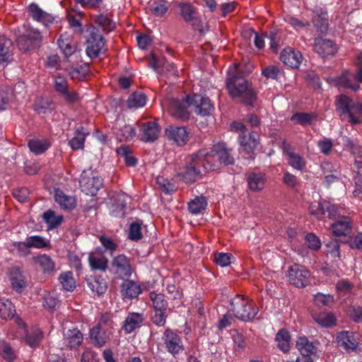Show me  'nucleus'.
<instances>
[{
  "label": "nucleus",
  "instance_id": "obj_1",
  "mask_svg": "<svg viewBox=\"0 0 362 362\" xmlns=\"http://www.w3.org/2000/svg\"><path fill=\"white\" fill-rule=\"evenodd\" d=\"M71 29L86 39V52L90 59L97 58L106 51L101 30L110 32L114 24H69Z\"/></svg>",
  "mask_w": 362,
  "mask_h": 362
},
{
  "label": "nucleus",
  "instance_id": "obj_2",
  "mask_svg": "<svg viewBox=\"0 0 362 362\" xmlns=\"http://www.w3.org/2000/svg\"><path fill=\"white\" fill-rule=\"evenodd\" d=\"M226 86L233 98H239L246 105H252L256 99V94L247 80L242 76L236 66L228 70Z\"/></svg>",
  "mask_w": 362,
  "mask_h": 362
},
{
  "label": "nucleus",
  "instance_id": "obj_3",
  "mask_svg": "<svg viewBox=\"0 0 362 362\" xmlns=\"http://www.w3.org/2000/svg\"><path fill=\"white\" fill-rule=\"evenodd\" d=\"M206 165L202 163L197 152L186 158L185 165L178 176L185 182L192 183L202 177L206 172Z\"/></svg>",
  "mask_w": 362,
  "mask_h": 362
},
{
  "label": "nucleus",
  "instance_id": "obj_4",
  "mask_svg": "<svg viewBox=\"0 0 362 362\" xmlns=\"http://www.w3.org/2000/svg\"><path fill=\"white\" fill-rule=\"evenodd\" d=\"M337 110L340 115L348 117L352 124L362 122V103L355 102L346 95H341L337 98Z\"/></svg>",
  "mask_w": 362,
  "mask_h": 362
},
{
  "label": "nucleus",
  "instance_id": "obj_5",
  "mask_svg": "<svg viewBox=\"0 0 362 362\" xmlns=\"http://www.w3.org/2000/svg\"><path fill=\"white\" fill-rule=\"evenodd\" d=\"M231 307L234 317L245 322L253 320L258 313V308L253 303L240 295L231 300Z\"/></svg>",
  "mask_w": 362,
  "mask_h": 362
},
{
  "label": "nucleus",
  "instance_id": "obj_6",
  "mask_svg": "<svg viewBox=\"0 0 362 362\" xmlns=\"http://www.w3.org/2000/svg\"><path fill=\"white\" fill-rule=\"evenodd\" d=\"M23 28L24 32L18 38V47L23 52H30L40 47L42 36L38 30L25 24H23Z\"/></svg>",
  "mask_w": 362,
  "mask_h": 362
},
{
  "label": "nucleus",
  "instance_id": "obj_7",
  "mask_svg": "<svg viewBox=\"0 0 362 362\" xmlns=\"http://www.w3.org/2000/svg\"><path fill=\"white\" fill-rule=\"evenodd\" d=\"M162 340L165 350L173 356L181 354L185 349L181 336L170 328L165 329Z\"/></svg>",
  "mask_w": 362,
  "mask_h": 362
},
{
  "label": "nucleus",
  "instance_id": "obj_8",
  "mask_svg": "<svg viewBox=\"0 0 362 362\" xmlns=\"http://www.w3.org/2000/svg\"><path fill=\"white\" fill-rule=\"evenodd\" d=\"M79 182L83 192L95 196L103 185V179L91 171H83Z\"/></svg>",
  "mask_w": 362,
  "mask_h": 362
},
{
  "label": "nucleus",
  "instance_id": "obj_9",
  "mask_svg": "<svg viewBox=\"0 0 362 362\" xmlns=\"http://www.w3.org/2000/svg\"><path fill=\"white\" fill-rule=\"evenodd\" d=\"M310 277V273L304 266L294 264L288 269V281L298 288L305 287L309 284Z\"/></svg>",
  "mask_w": 362,
  "mask_h": 362
},
{
  "label": "nucleus",
  "instance_id": "obj_10",
  "mask_svg": "<svg viewBox=\"0 0 362 362\" xmlns=\"http://www.w3.org/2000/svg\"><path fill=\"white\" fill-rule=\"evenodd\" d=\"M189 109L197 115L206 117L213 113L214 107L209 98L196 94L191 97Z\"/></svg>",
  "mask_w": 362,
  "mask_h": 362
},
{
  "label": "nucleus",
  "instance_id": "obj_11",
  "mask_svg": "<svg viewBox=\"0 0 362 362\" xmlns=\"http://www.w3.org/2000/svg\"><path fill=\"white\" fill-rule=\"evenodd\" d=\"M189 102H191V97L187 96L185 99H171L169 101V112L170 115L177 119L182 120L189 118L190 109Z\"/></svg>",
  "mask_w": 362,
  "mask_h": 362
},
{
  "label": "nucleus",
  "instance_id": "obj_12",
  "mask_svg": "<svg viewBox=\"0 0 362 362\" xmlns=\"http://www.w3.org/2000/svg\"><path fill=\"white\" fill-rule=\"evenodd\" d=\"M336 340L338 346L349 353L356 351L358 349V338L353 332H340L337 333Z\"/></svg>",
  "mask_w": 362,
  "mask_h": 362
},
{
  "label": "nucleus",
  "instance_id": "obj_13",
  "mask_svg": "<svg viewBox=\"0 0 362 362\" xmlns=\"http://www.w3.org/2000/svg\"><path fill=\"white\" fill-rule=\"evenodd\" d=\"M310 211L311 214L315 216L325 215L327 214V217L329 218H334L338 214L340 215L339 207L327 201L312 203L310 206Z\"/></svg>",
  "mask_w": 362,
  "mask_h": 362
},
{
  "label": "nucleus",
  "instance_id": "obj_14",
  "mask_svg": "<svg viewBox=\"0 0 362 362\" xmlns=\"http://www.w3.org/2000/svg\"><path fill=\"white\" fill-rule=\"evenodd\" d=\"M18 333L21 337L24 336L27 344L31 347L39 345L42 338V333L37 327H34L28 332L26 329L25 324L22 320L18 322Z\"/></svg>",
  "mask_w": 362,
  "mask_h": 362
},
{
  "label": "nucleus",
  "instance_id": "obj_15",
  "mask_svg": "<svg viewBox=\"0 0 362 362\" xmlns=\"http://www.w3.org/2000/svg\"><path fill=\"white\" fill-rule=\"evenodd\" d=\"M339 212L340 215L338 214L334 218L338 219L331 226L332 233L333 235L337 237L348 235L352 229V221L349 217L342 215L339 209Z\"/></svg>",
  "mask_w": 362,
  "mask_h": 362
},
{
  "label": "nucleus",
  "instance_id": "obj_16",
  "mask_svg": "<svg viewBox=\"0 0 362 362\" xmlns=\"http://www.w3.org/2000/svg\"><path fill=\"white\" fill-rule=\"evenodd\" d=\"M115 273L120 279L129 277L132 274V267L129 259L124 255L115 257L112 262Z\"/></svg>",
  "mask_w": 362,
  "mask_h": 362
},
{
  "label": "nucleus",
  "instance_id": "obj_17",
  "mask_svg": "<svg viewBox=\"0 0 362 362\" xmlns=\"http://www.w3.org/2000/svg\"><path fill=\"white\" fill-rule=\"evenodd\" d=\"M313 49L319 55L324 58L332 56L337 52V46L333 41L322 37L315 38Z\"/></svg>",
  "mask_w": 362,
  "mask_h": 362
},
{
  "label": "nucleus",
  "instance_id": "obj_18",
  "mask_svg": "<svg viewBox=\"0 0 362 362\" xmlns=\"http://www.w3.org/2000/svg\"><path fill=\"white\" fill-rule=\"evenodd\" d=\"M282 62L293 69H298L303 60L301 52L292 47H286L281 53Z\"/></svg>",
  "mask_w": 362,
  "mask_h": 362
},
{
  "label": "nucleus",
  "instance_id": "obj_19",
  "mask_svg": "<svg viewBox=\"0 0 362 362\" xmlns=\"http://www.w3.org/2000/svg\"><path fill=\"white\" fill-rule=\"evenodd\" d=\"M165 134L169 141L180 146H184L189 138V132L183 127L170 126L165 129Z\"/></svg>",
  "mask_w": 362,
  "mask_h": 362
},
{
  "label": "nucleus",
  "instance_id": "obj_20",
  "mask_svg": "<svg viewBox=\"0 0 362 362\" xmlns=\"http://www.w3.org/2000/svg\"><path fill=\"white\" fill-rule=\"evenodd\" d=\"M141 139L146 142H153L157 140L160 133V128L154 122H144L141 125Z\"/></svg>",
  "mask_w": 362,
  "mask_h": 362
},
{
  "label": "nucleus",
  "instance_id": "obj_21",
  "mask_svg": "<svg viewBox=\"0 0 362 362\" xmlns=\"http://www.w3.org/2000/svg\"><path fill=\"white\" fill-rule=\"evenodd\" d=\"M197 153L202 163L206 165V171L209 170H218L223 167L214 147L209 152L206 150H200Z\"/></svg>",
  "mask_w": 362,
  "mask_h": 362
},
{
  "label": "nucleus",
  "instance_id": "obj_22",
  "mask_svg": "<svg viewBox=\"0 0 362 362\" xmlns=\"http://www.w3.org/2000/svg\"><path fill=\"white\" fill-rule=\"evenodd\" d=\"M360 82L357 74H354L349 71H344L340 76L337 78L336 84L340 87L351 89L354 91L360 88Z\"/></svg>",
  "mask_w": 362,
  "mask_h": 362
},
{
  "label": "nucleus",
  "instance_id": "obj_23",
  "mask_svg": "<svg viewBox=\"0 0 362 362\" xmlns=\"http://www.w3.org/2000/svg\"><path fill=\"white\" fill-rule=\"evenodd\" d=\"M28 12L33 19L39 23H52L58 21L57 16L43 11L37 4L34 3L28 6Z\"/></svg>",
  "mask_w": 362,
  "mask_h": 362
},
{
  "label": "nucleus",
  "instance_id": "obj_24",
  "mask_svg": "<svg viewBox=\"0 0 362 362\" xmlns=\"http://www.w3.org/2000/svg\"><path fill=\"white\" fill-rule=\"evenodd\" d=\"M266 182L265 175L260 172H252L247 174V185L252 192L262 191L265 186Z\"/></svg>",
  "mask_w": 362,
  "mask_h": 362
},
{
  "label": "nucleus",
  "instance_id": "obj_25",
  "mask_svg": "<svg viewBox=\"0 0 362 362\" xmlns=\"http://www.w3.org/2000/svg\"><path fill=\"white\" fill-rule=\"evenodd\" d=\"M296 346L300 352L301 356L316 357L317 347L313 342H310L307 337H298Z\"/></svg>",
  "mask_w": 362,
  "mask_h": 362
},
{
  "label": "nucleus",
  "instance_id": "obj_26",
  "mask_svg": "<svg viewBox=\"0 0 362 362\" xmlns=\"http://www.w3.org/2000/svg\"><path fill=\"white\" fill-rule=\"evenodd\" d=\"M88 288L98 296L103 295L107 289V283L101 276H90L86 278Z\"/></svg>",
  "mask_w": 362,
  "mask_h": 362
},
{
  "label": "nucleus",
  "instance_id": "obj_27",
  "mask_svg": "<svg viewBox=\"0 0 362 362\" xmlns=\"http://www.w3.org/2000/svg\"><path fill=\"white\" fill-rule=\"evenodd\" d=\"M144 315L141 313H129L123 322L122 329L126 333H131L141 326L144 322Z\"/></svg>",
  "mask_w": 362,
  "mask_h": 362
},
{
  "label": "nucleus",
  "instance_id": "obj_28",
  "mask_svg": "<svg viewBox=\"0 0 362 362\" xmlns=\"http://www.w3.org/2000/svg\"><path fill=\"white\" fill-rule=\"evenodd\" d=\"M88 263L92 270L105 272L108 267L107 258L100 253H90Z\"/></svg>",
  "mask_w": 362,
  "mask_h": 362
},
{
  "label": "nucleus",
  "instance_id": "obj_29",
  "mask_svg": "<svg viewBox=\"0 0 362 362\" xmlns=\"http://www.w3.org/2000/svg\"><path fill=\"white\" fill-rule=\"evenodd\" d=\"M83 341V334L78 329H69L64 337V344L69 348L78 347Z\"/></svg>",
  "mask_w": 362,
  "mask_h": 362
},
{
  "label": "nucleus",
  "instance_id": "obj_30",
  "mask_svg": "<svg viewBox=\"0 0 362 362\" xmlns=\"http://www.w3.org/2000/svg\"><path fill=\"white\" fill-rule=\"evenodd\" d=\"M141 292L140 286L133 281H124L122 284L121 293L124 298H135Z\"/></svg>",
  "mask_w": 362,
  "mask_h": 362
},
{
  "label": "nucleus",
  "instance_id": "obj_31",
  "mask_svg": "<svg viewBox=\"0 0 362 362\" xmlns=\"http://www.w3.org/2000/svg\"><path fill=\"white\" fill-rule=\"evenodd\" d=\"M33 262L38 265L45 274H50L55 269V263L47 255H40L33 257Z\"/></svg>",
  "mask_w": 362,
  "mask_h": 362
},
{
  "label": "nucleus",
  "instance_id": "obj_32",
  "mask_svg": "<svg viewBox=\"0 0 362 362\" xmlns=\"http://www.w3.org/2000/svg\"><path fill=\"white\" fill-rule=\"evenodd\" d=\"M222 165H233L235 162L234 158L231 156L230 150L226 147L225 143H218L214 146Z\"/></svg>",
  "mask_w": 362,
  "mask_h": 362
},
{
  "label": "nucleus",
  "instance_id": "obj_33",
  "mask_svg": "<svg viewBox=\"0 0 362 362\" xmlns=\"http://www.w3.org/2000/svg\"><path fill=\"white\" fill-rule=\"evenodd\" d=\"M55 202L63 209L70 211L76 206L74 197L65 194L62 190L56 189L54 192Z\"/></svg>",
  "mask_w": 362,
  "mask_h": 362
},
{
  "label": "nucleus",
  "instance_id": "obj_34",
  "mask_svg": "<svg viewBox=\"0 0 362 362\" xmlns=\"http://www.w3.org/2000/svg\"><path fill=\"white\" fill-rule=\"evenodd\" d=\"M13 42L5 36H0V63L8 62L12 55Z\"/></svg>",
  "mask_w": 362,
  "mask_h": 362
},
{
  "label": "nucleus",
  "instance_id": "obj_35",
  "mask_svg": "<svg viewBox=\"0 0 362 362\" xmlns=\"http://www.w3.org/2000/svg\"><path fill=\"white\" fill-rule=\"evenodd\" d=\"M312 317L313 320L322 327H331L336 324V318L330 313H313Z\"/></svg>",
  "mask_w": 362,
  "mask_h": 362
},
{
  "label": "nucleus",
  "instance_id": "obj_36",
  "mask_svg": "<svg viewBox=\"0 0 362 362\" xmlns=\"http://www.w3.org/2000/svg\"><path fill=\"white\" fill-rule=\"evenodd\" d=\"M127 196L124 194H117L112 204V209L111 211V215L115 217L122 218L124 216V209L127 205L126 202Z\"/></svg>",
  "mask_w": 362,
  "mask_h": 362
},
{
  "label": "nucleus",
  "instance_id": "obj_37",
  "mask_svg": "<svg viewBox=\"0 0 362 362\" xmlns=\"http://www.w3.org/2000/svg\"><path fill=\"white\" fill-rule=\"evenodd\" d=\"M10 281L13 288L17 292H21L26 286L25 278L18 269H12Z\"/></svg>",
  "mask_w": 362,
  "mask_h": 362
},
{
  "label": "nucleus",
  "instance_id": "obj_38",
  "mask_svg": "<svg viewBox=\"0 0 362 362\" xmlns=\"http://www.w3.org/2000/svg\"><path fill=\"white\" fill-rule=\"evenodd\" d=\"M239 140L242 147L247 154L252 153L258 144L257 136L252 133L250 134L247 139L246 134H240Z\"/></svg>",
  "mask_w": 362,
  "mask_h": 362
},
{
  "label": "nucleus",
  "instance_id": "obj_39",
  "mask_svg": "<svg viewBox=\"0 0 362 362\" xmlns=\"http://www.w3.org/2000/svg\"><path fill=\"white\" fill-rule=\"evenodd\" d=\"M88 134L85 132L83 127L78 128L75 132L74 136L69 142L70 147L74 151L83 148L86 136Z\"/></svg>",
  "mask_w": 362,
  "mask_h": 362
},
{
  "label": "nucleus",
  "instance_id": "obj_40",
  "mask_svg": "<svg viewBox=\"0 0 362 362\" xmlns=\"http://www.w3.org/2000/svg\"><path fill=\"white\" fill-rule=\"evenodd\" d=\"M207 206V201L204 197H196L188 203V209L191 214L197 215L202 214Z\"/></svg>",
  "mask_w": 362,
  "mask_h": 362
},
{
  "label": "nucleus",
  "instance_id": "obj_41",
  "mask_svg": "<svg viewBox=\"0 0 362 362\" xmlns=\"http://www.w3.org/2000/svg\"><path fill=\"white\" fill-rule=\"evenodd\" d=\"M16 313L13 304L8 299L0 300V317L4 320L11 319Z\"/></svg>",
  "mask_w": 362,
  "mask_h": 362
},
{
  "label": "nucleus",
  "instance_id": "obj_42",
  "mask_svg": "<svg viewBox=\"0 0 362 362\" xmlns=\"http://www.w3.org/2000/svg\"><path fill=\"white\" fill-rule=\"evenodd\" d=\"M146 103V96L141 92L132 93L127 100V105L129 108H139L143 107Z\"/></svg>",
  "mask_w": 362,
  "mask_h": 362
},
{
  "label": "nucleus",
  "instance_id": "obj_43",
  "mask_svg": "<svg viewBox=\"0 0 362 362\" xmlns=\"http://www.w3.org/2000/svg\"><path fill=\"white\" fill-rule=\"evenodd\" d=\"M58 45L66 57L71 56L76 50L74 43L69 37L64 35L58 40Z\"/></svg>",
  "mask_w": 362,
  "mask_h": 362
},
{
  "label": "nucleus",
  "instance_id": "obj_44",
  "mask_svg": "<svg viewBox=\"0 0 362 362\" xmlns=\"http://www.w3.org/2000/svg\"><path fill=\"white\" fill-rule=\"evenodd\" d=\"M171 4L165 0H159L153 2L150 9L152 13L156 16H164L168 11Z\"/></svg>",
  "mask_w": 362,
  "mask_h": 362
},
{
  "label": "nucleus",
  "instance_id": "obj_45",
  "mask_svg": "<svg viewBox=\"0 0 362 362\" xmlns=\"http://www.w3.org/2000/svg\"><path fill=\"white\" fill-rule=\"evenodd\" d=\"M49 146V142L46 139H34L28 142L30 150L37 155L44 153Z\"/></svg>",
  "mask_w": 362,
  "mask_h": 362
},
{
  "label": "nucleus",
  "instance_id": "obj_46",
  "mask_svg": "<svg viewBox=\"0 0 362 362\" xmlns=\"http://www.w3.org/2000/svg\"><path fill=\"white\" fill-rule=\"evenodd\" d=\"M336 291L339 297L348 296L352 293L354 286L346 279H340L336 283Z\"/></svg>",
  "mask_w": 362,
  "mask_h": 362
},
{
  "label": "nucleus",
  "instance_id": "obj_47",
  "mask_svg": "<svg viewBox=\"0 0 362 362\" xmlns=\"http://www.w3.org/2000/svg\"><path fill=\"white\" fill-rule=\"evenodd\" d=\"M59 281L63 288L67 291H73L76 288V281L71 272H65L59 276Z\"/></svg>",
  "mask_w": 362,
  "mask_h": 362
},
{
  "label": "nucleus",
  "instance_id": "obj_48",
  "mask_svg": "<svg viewBox=\"0 0 362 362\" xmlns=\"http://www.w3.org/2000/svg\"><path fill=\"white\" fill-rule=\"evenodd\" d=\"M290 340V334L287 330L284 329L279 330L276 335V341L277 342L278 346L284 352H286L289 350Z\"/></svg>",
  "mask_w": 362,
  "mask_h": 362
},
{
  "label": "nucleus",
  "instance_id": "obj_49",
  "mask_svg": "<svg viewBox=\"0 0 362 362\" xmlns=\"http://www.w3.org/2000/svg\"><path fill=\"white\" fill-rule=\"evenodd\" d=\"M179 13L185 21H191L196 18V11L188 3H181L178 6Z\"/></svg>",
  "mask_w": 362,
  "mask_h": 362
},
{
  "label": "nucleus",
  "instance_id": "obj_50",
  "mask_svg": "<svg viewBox=\"0 0 362 362\" xmlns=\"http://www.w3.org/2000/svg\"><path fill=\"white\" fill-rule=\"evenodd\" d=\"M9 250L11 252H15L20 257H25L30 253L29 250L30 246L28 244L27 238L24 242H13L12 243L9 247Z\"/></svg>",
  "mask_w": 362,
  "mask_h": 362
},
{
  "label": "nucleus",
  "instance_id": "obj_51",
  "mask_svg": "<svg viewBox=\"0 0 362 362\" xmlns=\"http://www.w3.org/2000/svg\"><path fill=\"white\" fill-rule=\"evenodd\" d=\"M117 153L124 159L128 166H135L137 160L132 156L131 149L129 146H121L117 149Z\"/></svg>",
  "mask_w": 362,
  "mask_h": 362
},
{
  "label": "nucleus",
  "instance_id": "obj_52",
  "mask_svg": "<svg viewBox=\"0 0 362 362\" xmlns=\"http://www.w3.org/2000/svg\"><path fill=\"white\" fill-rule=\"evenodd\" d=\"M43 220L48 225L49 228H54L61 224L63 220V216L61 215L57 216L54 211L48 210L43 214Z\"/></svg>",
  "mask_w": 362,
  "mask_h": 362
},
{
  "label": "nucleus",
  "instance_id": "obj_53",
  "mask_svg": "<svg viewBox=\"0 0 362 362\" xmlns=\"http://www.w3.org/2000/svg\"><path fill=\"white\" fill-rule=\"evenodd\" d=\"M105 332L100 329V327H94L90 329V337L95 345L102 346L105 344Z\"/></svg>",
  "mask_w": 362,
  "mask_h": 362
},
{
  "label": "nucleus",
  "instance_id": "obj_54",
  "mask_svg": "<svg viewBox=\"0 0 362 362\" xmlns=\"http://www.w3.org/2000/svg\"><path fill=\"white\" fill-rule=\"evenodd\" d=\"M27 240L30 248L42 249L50 247L49 240L40 235H31L28 237Z\"/></svg>",
  "mask_w": 362,
  "mask_h": 362
},
{
  "label": "nucleus",
  "instance_id": "obj_55",
  "mask_svg": "<svg viewBox=\"0 0 362 362\" xmlns=\"http://www.w3.org/2000/svg\"><path fill=\"white\" fill-rule=\"evenodd\" d=\"M150 298L153 302L154 310H166L168 303L164 295L161 293H151Z\"/></svg>",
  "mask_w": 362,
  "mask_h": 362
},
{
  "label": "nucleus",
  "instance_id": "obj_56",
  "mask_svg": "<svg viewBox=\"0 0 362 362\" xmlns=\"http://www.w3.org/2000/svg\"><path fill=\"white\" fill-rule=\"evenodd\" d=\"M313 118L314 116L311 114L298 112L292 115V117H291V120L294 124L307 125L310 124L312 122Z\"/></svg>",
  "mask_w": 362,
  "mask_h": 362
},
{
  "label": "nucleus",
  "instance_id": "obj_57",
  "mask_svg": "<svg viewBox=\"0 0 362 362\" xmlns=\"http://www.w3.org/2000/svg\"><path fill=\"white\" fill-rule=\"evenodd\" d=\"M141 221H135L130 224L129 228V238L132 240H139L142 238Z\"/></svg>",
  "mask_w": 362,
  "mask_h": 362
},
{
  "label": "nucleus",
  "instance_id": "obj_58",
  "mask_svg": "<svg viewBox=\"0 0 362 362\" xmlns=\"http://www.w3.org/2000/svg\"><path fill=\"white\" fill-rule=\"evenodd\" d=\"M288 163L293 168L300 170L305 166V160L298 153H290L288 157Z\"/></svg>",
  "mask_w": 362,
  "mask_h": 362
},
{
  "label": "nucleus",
  "instance_id": "obj_59",
  "mask_svg": "<svg viewBox=\"0 0 362 362\" xmlns=\"http://www.w3.org/2000/svg\"><path fill=\"white\" fill-rule=\"evenodd\" d=\"M348 146L351 153L355 155L356 167L362 166V146L349 141Z\"/></svg>",
  "mask_w": 362,
  "mask_h": 362
},
{
  "label": "nucleus",
  "instance_id": "obj_60",
  "mask_svg": "<svg viewBox=\"0 0 362 362\" xmlns=\"http://www.w3.org/2000/svg\"><path fill=\"white\" fill-rule=\"evenodd\" d=\"M314 301L317 306H329L334 303V296L318 293L314 296Z\"/></svg>",
  "mask_w": 362,
  "mask_h": 362
},
{
  "label": "nucleus",
  "instance_id": "obj_61",
  "mask_svg": "<svg viewBox=\"0 0 362 362\" xmlns=\"http://www.w3.org/2000/svg\"><path fill=\"white\" fill-rule=\"evenodd\" d=\"M0 355L9 362H12L15 358L12 348L4 341H0Z\"/></svg>",
  "mask_w": 362,
  "mask_h": 362
},
{
  "label": "nucleus",
  "instance_id": "obj_62",
  "mask_svg": "<svg viewBox=\"0 0 362 362\" xmlns=\"http://www.w3.org/2000/svg\"><path fill=\"white\" fill-rule=\"evenodd\" d=\"M96 327H100V329L103 331H108L110 329L113 328L112 315L110 313L103 314Z\"/></svg>",
  "mask_w": 362,
  "mask_h": 362
},
{
  "label": "nucleus",
  "instance_id": "obj_63",
  "mask_svg": "<svg viewBox=\"0 0 362 362\" xmlns=\"http://www.w3.org/2000/svg\"><path fill=\"white\" fill-rule=\"evenodd\" d=\"M233 258L231 254L220 252L215 255L214 260L217 264L221 267H227L230 264Z\"/></svg>",
  "mask_w": 362,
  "mask_h": 362
},
{
  "label": "nucleus",
  "instance_id": "obj_64",
  "mask_svg": "<svg viewBox=\"0 0 362 362\" xmlns=\"http://www.w3.org/2000/svg\"><path fill=\"white\" fill-rule=\"evenodd\" d=\"M358 171L354 177L355 189L354 194L357 197L362 194V166L357 167Z\"/></svg>",
  "mask_w": 362,
  "mask_h": 362
}]
</instances>
